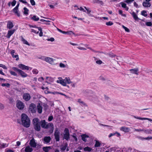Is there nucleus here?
I'll return each mask as SVG.
<instances>
[{
  "mask_svg": "<svg viewBox=\"0 0 152 152\" xmlns=\"http://www.w3.org/2000/svg\"><path fill=\"white\" fill-rule=\"evenodd\" d=\"M21 121L22 125L25 127L28 128L30 125V121L28 116L23 113L21 115Z\"/></svg>",
  "mask_w": 152,
  "mask_h": 152,
  "instance_id": "nucleus-1",
  "label": "nucleus"
},
{
  "mask_svg": "<svg viewBox=\"0 0 152 152\" xmlns=\"http://www.w3.org/2000/svg\"><path fill=\"white\" fill-rule=\"evenodd\" d=\"M58 80L57 81L58 83H59L63 86H65L66 84H69L72 83L69 77H66L64 79H63L61 77L58 78Z\"/></svg>",
  "mask_w": 152,
  "mask_h": 152,
  "instance_id": "nucleus-2",
  "label": "nucleus"
},
{
  "mask_svg": "<svg viewBox=\"0 0 152 152\" xmlns=\"http://www.w3.org/2000/svg\"><path fill=\"white\" fill-rule=\"evenodd\" d=\"M34 128L37 131H39L41 129V127L39 125V120L37 118H35L33 120Z\"/></svg>",
  "mask_w": 152,
  "mask_h": 152,
  "instance_id": "nucleus-3",
  "label": "nucleus"
},
{
  "mask_svg": "<svg viewBox=\"0 0 152 152\" xmlns=\"http://www.w3.org/2000/svg\"><path fill=\"white\" fill-rule=\"evenodd\" d=\"M12 69L14 70L17 71L19 75H20L22 77L24 78L28 76V75L24 72L17 67H13Z\"/></svg>",
  "mask_w": 152,
  "mask_h": 152,
  "instance_id": "nucleus-4",
  "label": "nucleus"
},
{
  "mask_svg": "<svg viewBox=\"0 0 152 152\" xmlns=\"http://www.w3.org/2000/svg\"><path fill=\"white\" fill-rule=\"evenodd\" d=\"M40 124L42 127L44 129H47L49 126L51 127L53 126V124L52 123H49L48 124H47V123L45 121V120L41 121Z\"/></svg>",
  "mask_w": 152,
  "mask_h": 152,
  "instance_id": "nucleus-5",
  "label": "nucleus"
},
{
  "mask_svg": "<svg viewBox=\"0 0 152 152\" xmlns=\"http://www.w3.org/2000/svg\"><path fill=\"white\" fill-rule=\"evenodd\" d=\"M64 132L63 140L65 139L66 140H68L70 138L69 133L68 129L65 128L64 130Z\"/></svg>",
  "mask_w": 152,
  "mask_h": 152,
  "instance_id": "nucleus-6",
  "label": "nucleus"
},
{
  "mask_svg": "<svg viewBox=\"0 0 152 152\" xmlns=\"http://www.w3.org/2000/svg\"><path fill=\"white\" fill-rule=\"evenodd\" d=\"M60 134V132L58 130L57 128H56L55 129V132L54 134V136H55V138L56 140V141H59L60 140V136L59 134Z\"/></svg>",
  "mask_w": 152,
  "mask_h": 152,
  "instance_id": "nucleus-7",
  "label": "nucleus"
},
{
  "mask_svg": "<svg viewBox=\"0 0 152 152\" xmlns=\"http://www.w3.org/2000/svg\"><path fill=\"white\" fill-rule=\"evenodd\" d=\"M36 106L33 103L31 104L29 107V110L32 113H35L36 112Z\"/></svg>",
  "mask_w": 152,
  "mask_h": 152,
  "instance_id": "nucleus-8",
  "label": "nucleus"
},
{
  "mask_svg": "<svg viewBox=\"0 0 152 152\" xmlns=\"http://www.w3.org/2000/svg\"><path fill=\"white\" fill-rule=\"evenodd\" d=\"M16 106L18 109L23 110L24 107V104L21 101L18 100L16 103Z\"/></svg>",
  "mask_w": 152,
  "mask_h": 152,
  "instance_id": "nucleus-9",
  "label": "nucleus"
},
{
  "mask_svg": "<svg viewBox=\"0 0 152 152\" xmlns=\"http://www.w3.org/2000/svg\"><path fill=\"white\" fill-rule=\"evenodd\" d=\"M31 98V96L28 93H24L23 95V99L26 101H29Z\"/></svg>",
  "mask_w": 152,
  "mask_h": 152,
  "instance_id": "nucleus-10",
  "label": "nucleus"
},
{
  "mask_svg": "<svg viewBox=\"0 0 152 152\" xmlns=\"http://www.w3.org/2000/svg\"><path fill=\"white\" fill-rule=\"evenodd\" d=\"M42 140L44 143L48 144L50 142L51 138L50 136H45L44 137Z\"/></svg>",
  "mask_w": 152,
  "mask_h": 152,
  "instance_id": "nucleus-11",
  "label": "nucleus"
},
{
  "mask_svg": "<svg viewBox=\"0 0 152 152\" xmlns=\"http://www.w3.org/2000/svg\"><path fill=\"white\" fill-rule=\"evenodd\" d=\"M18 67L22 70H28L29 69V67L26 66L23 64H20L18 65Z\"/></svg>",
  "mask_w": 152,
  "mask_h": 152,
  "instance_id": "nucleus-12",
  "label": "nucleus"
},
{
  "mask_svg": "<svg viewBox=\"0 0 152 152\" xmlns=\"http://www.w3.org/2000/svg\"><path fill=\"white\" fill-rule=\"evenodd\" d=\"M130 73L132 74L138 75L139 74V69L138 68H135L129 70Z\"/></svg>",
  "mask_w": 152,
  "mask_h": 152,
  "instance_id": "nucleus-13",
  "label": "nucleus"
},
{
  "mask_svg": "<svg viewBox=\"0 0 152 152\" xmlns=\"http://www.w3.org/2000/svg\"><path fill=\"white\" fill-rule=\"evenodd\" d=\"M54 59L49 57H45V61L50 64H53L54 63Z\"/></svg>",
  "mask_w": 152,
  "mask_h": 152,
  "instance_id": "nucleus-14",
  "label": "nucleus"
},
{
  "mask_svg": "<svg viewBox=\"0 0 152 152\" xmlns=\"http://www.w3.org/2000/svg\"><path fill=\"white\" fill-rule=\"evenodd\" d=\"M151 0H145V2H144L142 3V5L143 7H149L151 6V4L149 2Z\"/></svg>",
  "mask_w": 152,
  "mask_h": 152,
  "instance_id": "nucleus-15",
  "label": "nucleus"
},
{
  "mask_svg": "<svg viewBox=\"0 0 152 152\" xmlns=\"http://www.w3.org/2000/svg\"><path fill=\"white\" fill-rule=\"evenodd\" d=\"M15 31V29L8 31L7 34L6 36V37L7 38H10L11 36L13 34Z\"/></svg>",
  "mask_w": 152,
  "mask_h": 152,
  "instance_id": "nucleus-16",
  "label": "nucleus"
},
{
  "mask_svg": "<svg viewBox=\"0 0 152 152\" xmlns=\"http://www.w3.org/2000/svg\"><path fill=\"white\" fill-rule=\"evenodd\" d=\"M29 144L30 146L33 148L36 147L37 146V143L33 138L30 140Z\"/></svg>",
  "mask_w": 152,
  "mask_h": 152,
  "instance_id": "nucleus-17",
  "label": "nucleus"
},
{
  "mask_svg": "<svg viewBox=\"0 0 152 152\" xmlns=\"http://www.w3.org/2000/svg\"><path fill=\"white\" fill-rule=\"evenodd\" d=\"M37 107L38 112L39 114L41 113L42 112V107L40 104H38Z\"/></svg>",
  "mask_w": 152,
  "mask_h": 152,
  "instance_id": "nucleus-18",
  "label": "nucleus"
},
{
  "mask_svg": "<svg viewBox=\"0 0 152 152\" xmlns=\"http://www.w3.org/2000/svg\"><path fill=\"white\" fill-rule=\"evenodd\" d=\"M120 130L125 132H129L130 129L128 127L123 126L121 128Z\"/></svg>",
  "mask_w": 152,
  "mask_h": 152,
  "instance_id": "nucleus-19",
  "label": "nucleus"
},
{
  "mask_svg": "<svg viewBox=\"0 0 152 152\" xmlns=\"http://www.w3.org/2000/svg\"><path fill=\"white\" fill-rule=\"evenodd\" d=\"M7 28L10 29H11L13 27V25L12 23L10 21H8L7 25Z\"/></svg>",
  "mask_w": 152,
  "mask_h": 152,
  "instance_id": "nucleus-20",
  "label": "nucleus"
},
{
  "mask_svg": "<svg viewBox=\"0 0 152 152\" xmlns=\"http://www.w3.org/2000/svg\"><path fill=\"white\" fill-rule=\"evenodd\" d=\"M81 136L82 140L85 142L87 140L86 138L89 137V136L88 135L84 134L81 135Z\"/></svg>",
  "mask_w": 152,
  "mask_h": 152,
  "instance_id": "nucleus-21",
  "label": "nucleus"
},
{
  "mask_svg": "<svg viewBox=\"0 0 152 152\" xmlns=\"http://www.w3.org/2000/svg\"><path fill=\"white\" fill-rule=\"evenodd\" d=\"M51 149V147H44L42 148V149L45 152H48Z\"/></svg>",
  "mask_w": 152,
  "mask_h": 152,
  "instance_id": "nucleus-22",
  "label": "nucleus"
},
{
  "mask_svg": "<svg viewBox=\"0 0 152 152\" xmlns=\"http://www.w3.org/2000/svg\"><path fill=\"white\" fill-rule=\"evenodd\" d=\"M120 4L121 5V6L122 7L125 8V9L126 11H128V10L129 8L126 7V4L125 3L123 2H121Z\"/></svg>",
  "mask_w": 152,
  "mask_h": 152,
  "instance_id": "nucleus-23",
  "label": "nucleus"
},
{
  "mask_svg": "<svg viewBox=\"0 0 152 152\" xmlns=\"http://www.w3.org/2000/svg\"><path fill=\"white\" fill-rule=\"evenodd\" d=\"M33 151V149L30 148L29 146H27L25 149V151L26 152H32Z\"/></svg>",
  "mask_w": 152,
  "mask_h": 152,
  "instance_id": "nucleus-24",
  "label": "nucleus"
},
{
  "mask_svg": "<svg viewBox=\"0 0 152 152\" xmlns=\"http://www.w3.org/2000/svg\"><path fill=\"white\" fill-rule=\"evenodd\" d=\"M132 15L133 17L134 18L135 20H137L138 19H139L138 18L137 15L136 13L134 12H133L132 13Z\"/></svg>",
  "mask_w": 152,
  "mask_h": 152,
  "instance_id": "nucleus-25",
  "label": "nucleus"
},
{
  "mask_svg": "<svg viewBox=\"0 0 152 152\" xmlns=\"http://www.w3.org/2000/svg\"><path fill=\"white\" fill-rule=\"evenodd\" d=\"M92 149L88 146L84 148V150L85 151L90 152L92 150Z\"/></svg>",
  "mask_w": 152,
  "mask_h": 152,
  "instance_id": "nucleus-26",
  "label": "nucleus"
},
{
  "mask_svg": "<svg viewBox=\"0 0 152 152\" xmlns=\"http://www.w3.org/2000/svg\"><path fill=\"white\" fill-rule=\"evenodd\" d=\"M21 40L23 42L24 44H26L28 45L29 46L30 45L28 42L27 41H26L25 39H24L22 37H21Z\"/></svg>",
  "mask_w": 152,
  "mask_h": 152,
  "instance_id": "nucleus-27",
  "label": "nucleus"
},
{
  "mask_svg": "<svg viewBox=\"0 0 152 152\" xmlns=\"http://www.w3.org/2000/svg\"><path fill=\"white\" fill-rule=\"evenodd\" d=\"M31 19L34 21H37L39 20V18L38 17H37L36 15H33L31 18Z\"/></svg>",
  "mask_w": 152,
  "mask_h": 152,
  "instance_id": "nucleus-28",
  "label": "nucleus"
},
{
  "mask_svg": "<svg viewBox=\"0 0 152 152\" xmlns=\"http://www.w3.org/2000/svg\"><path fill=\"white\" fill-rule=\"evenodd\" d=\"M36 29H38V30L39 31H40V33L39 34V35L40 37H42V36L43 33L42 32V28L40 27H37L36 28Z\"/></svg>",
  "mask_w": 152,
  "mask_h": 152,
  "instance_id": "nucleus-29",
  "label": "nucleus"
},
{
  "mask_svg": "<svg viewBox=\"0 0 152 152\" xmlns=\"http://www.w3.org/2000/svg\"><path fill=\"white\" fill-rule=\"evenodd\" d=\"M8 146V144L6 143H3L1 144L0 146V148L1 149L7 147Z\"/></svg>",
  "mask_w": 152,
  "mask_h": 152,
  "instance_id": "nucleus-30",
  "label": "nucleus"
},
{
  "mask_svg": "<svg viewBox=\"0 0 152 152\" xmlns=\"http://www.w3.org/2000/svg\"><path fill=\"white\" fill-rule=\"evenodd\" d=\"M93 2L94 3L100 4L102 5L103 4L102 1L99 0H94Z\"/></svg>",
  "mask_w": 152,
  "mask_h": 152,
  "instance_id": "nucleus-31",
  "label": "nucleus"
},
{
  "mask_svg": "<svg viewBox=\"0 0 152 152\" xmlns=\"http://www.w3.org/2000/svg\"><path fill=\"white\" fill-rule=\"evenodd\" d=\"M23 10H24L23 14L26 15H28V12L29 11L28 10L26 7L23 8Z\"/></svg>",
  "mask_w": 152,
  "mask_h": 152,
  "instance_id": "nucleus-32",
  "label": "nucleus"
},
{
  "mask_svg": "<svg viewBox=\"0 0 152 152\" xmlns=\"http://www.w3.org/2000/svg\"><path fill=\"white\" fill-rule=\"evenodd\" d=\"M100 145L101 143L99 141L97 140H96L94 146L95 147H99L100 146Z\"/></svg>",
  "mask_w": 152,
  "mask_h": 152,
  "instance_id": "nucleus-33",
  "label": "nucleus"
},
{
  "mask_svg": "<svg viewBox=\"0 0 152 152\" xmlns=\"http://www.w3.org/2000/svg\"><path fill=\"white\" fill-rule=\"evenodd\" d=\"M1 86L2 87L6 86L7 88H9L10 85L9 83H2Z\"/></svg>",
  "mask_w": 152,
  "mask_h": 152,
  "instance_id": "nucleus-34",
  "label": "nucleus"
},
{
  "mask_svg": "<svg viewBox=\"0 0 152 152\" xmlns=\"http://www.w3.org/2000/svg\"><path fill=\"white\" fill-rule=\"evenodd\" d=\"M152 130L151 129H146L144 130V132L147 134H151L152 133L151 132L152 131Z\"/></svg>",
  "mask_w": 152,
  "mask_h": 152,
  "instance_id": "nucleus-35",
  "label": "nucleus"
},
{
  "mask_svg": "<svg viewBox=\"0 0 152 152\" xmlns=\"http://www.w3.org/2000/svg\"><path fill=\"white\" fill-rule=\"evenodd\" d=\"M141 14L145 17H146L148 15L146 11L145 10L142 11L141 12Z\"/></svg>",
  "mask_w": 152,
  "mask_h": 152,
  "instance_id": "nucleus-36",
  "label": "nucleus"
},
{
  "mask_svg": "<svg viewBox=\"0 0 152 152\" xmlns=\"http://www.w3.org/2000/svg\"><path fill=\"white\" fill-rule=\"evenodd\" d=\"M107 55H108L110 57L112 58H114L116 57V55L112 53H108L107 54Z\"/></svg>",
  "mask_w": 152,
  "mask_h": 152,
  "instance_id": "nucleus-37",
  "label": "nucleus"
},
{
  "mask_svg": "<svg viewBox=\"0 0 152 152\" xmlns=\"http://www.w3.org/2000/svg\"><path fill=\"white\" fill-rule=\"evenodd\" d=\"M31 32L37 34L39 33V31L37 29V30L36 29H31Z\"/></svg>",
  "mask_w": 152,
  "mask_h": 152,
  "instance_id": "nucleus-38",
  "label": "nucleus"
},
{
  "mask_svg": "<svg viewBox=\"0 0 152 152\" xmlns=\"http://www.w3.org/2000/svg\"><path fill=\"white\" fill-rule=\"evenodd\" d=\"M12 56L13 58H16V60L18 61L19 60L18 55L12 54Z\"/></svg>",
  "mask_w": 152,
  "mask_h": 152,
  "instance_id": "nucleus-39",
  "label": "nucleus"
},
{
  "mask_svg": "<svg viewBox=\"0 0 152 152\" xmlns=\"http://www.w3.org/2000/svg\"><path fill=\"white\" fill-rule=\"evenodd\" d=\"M122 27L123 28H124L125 29V31H126V32H129L130 30H129V28H127L124 25H122Z\"/></svg>",
  "mask_w": 152,
  "mask_h": 152,
  "instance_id": "nucleus-40",
  "label": "nucleus"
},
{
  "mask_svg": "<svg viewBox=\"0 0 152 152\" xmlns=\"http://www.w3.org/2000/svg\"><path fill=\"white\" fill-rule=\"evenodd\" d=\"M32 72L34 74H37L38 73V70L37 69H34L32 70Z\"/></svg>",
  "mask_w": 152,
  "mask_h": 152,
  "instance_id": "nucleus-41",
  "label": "nucleus"
},
{
  "mask_svg": "<svg viewBox=\"0 0 152 152\" xmlns=\"http://www.w3.org/2000/svg\"><path fill=\"white\" fill-rule=\"evenodd\" d=\"M10 72L11 74L12 75H13L14 76H17V74L15 72L12 71H10Z\"/></svg>",
  "mask_w": 152,
  "mask_h": 152,
  "instance_id": "nucleus-42",
  "label": "nucleus"
},
{
  "mask_svg": "<svg viewBox=\"0 0 152 152\" xmlns=\"http://www.w3.org/2000/svg\"><path fill=\"white\" fill-rule=\"evenodd\" d=\"M66 34L69 35H71L72 34L75 35V33L72 31H67Z\"/></svg>",
  "mask_w": 152,
  "mask_h": 152,
  "instance_id": "nucleus-43",
  "label": "nucleus"
},
{
  "mask_svg": "<svg viewBox=\"0 0 152 152\" xmlns=\"http://www.w3.org/2000/svg\"><path fill=\"white\" fill-rule=\"evenodd\" d=\"M134 0H126L125 2L128 4H130L134 1Z\"/></svg>",
  "mask_w": 152,
  "mask_h": 152,
  "instance_id": "nucleus-44",
  "label": "nucleus"
},
{
  "mask_svg": "<svg viewBox=\"0 0 152 152\" xmlns=\"http://www.w3.org/2000/svg\"><path fill=\"white\" fill-rule=\"evenodd\" d=\"M59 66L61 68H65L66 67V65L64 64L61 63L59 64Z\"/></svg>",
  "mask_w": 152,
  "mask_h": 152,
  "instance_id": "nucleus-45",
  "label": "nucleus"
},
{
  "mask_svg": "<svg viewBox=\"0 0 152 152\" xmlns=\"http://www.w3.org/2000/svg\"><path fill=\"white\" fill-rule=\"evenodd\" d=\"M0 67H1L4 69H7V66L5 65L2 64H0Z\"/></svg>",
  "mask_w": 152,
  "mask_h": 152,
  "instance_id": "nucleus-46",
  "label": "nucleus"
},
{
  "mask_svg": "<svg viewBox=\"0 0 152 152\" xmlns=\"http://www.w3.org/2000/svg\"><path fill=\"white\" fill-rule=\"evenodd\" d=\"M121 57H117L116 56L115 58H114V60L116 61H120V59H121Z\"/></svg>",
  "mask_w": 152,
  "mask_h": 152,
  "instance_id": "nucleus-47",
  "label": "nucleus"
},
{
  "mask_svg": "<svg viewBox=\"0 0 152 152\" xmlns=\"http://www.w3.org/2000/svg\"><path fill=\"white\" fill-rule=\"evenodd\" d=\"M66 145L62 146L61 147V149L62 151H65L66 148Z\"/></svg>",
  "mask_w": 152,
  "mask_h": 152,
  "instance_id": "nucleus-48",
  "label": "nucleus"
},
{
  "mask_svg": "<svg viewBox=\"0 0 152 152\" xmlns=\"http://www.w3.org/2000/svg\"><path fill=\"white\" fill-rule=\"evenodd\" d=\"M19 1L22 2L23 4H26L28 5H29V4L28 3H27V1L26 0L23 1V0H19Z\"/></svg>",
  "mask_w": 152,
  "mask_h": 152,
  "instance_id": "nucleus-49",
  "label": "nucleus"
},
{
  "mask_svg": "<svg viewBox=\"0 0 152 152\" xmlns=\"http://www.w3.org/2000/svg\"><path fill=\"white\" fill-rule=\"evenodd\" d=\"M106 24L107 26H111L113 24V23L112 22L110 21L107 22Z\"/></svg>",
  "mask_w": 152,
  "mask_h": 152,
  "instance_id": "nucleus-50",
  "label": "nucleus"
},
{
  "mask_svg": "<svg viewBox=\"0 0 152 152\" xmlns=\"http://www.w3.org/2000/svg\"><path fill=\"white\" fill-rule=\"evenodd\" d=\"M152 23L151 22H147L146 23V25L148 26H152Z\"/></svg>",
  "mask_w": 152,
  "mask_h": 152,
  "instance_id": "nucleus-51",
  "label": "nucleus"
},
{
  "mask_svg": "<svg viewBox=\"0 0 152 152\" xmlns=\"http://www.w3.org/2000/svg\"><path fill=\"white\" fill-rule=\"evenodd\" d=\"M31 4L32 6H34L35 5V2L34 0H31L30 1Z\"/></svg>",
  "mask_w": 152,
  "mask_h": 152,
  "instance_id": "nucleus-52",
  "label": "nucleus"
},
{
  "mask_svg": "<svg viewBox=\"0 0 152 152\" xmlns=\"http://www.w3.org/2000/svg\"><path fill=\"white\" fill-rule=\"evenodd\" d=\"M96 62L97 64H101L102 63V61L101 60L96 61Z\"/></svg>",
  "mask_w": 152,
  "mask_h": 152,
  "instance_id": "nucleus-53",
  "label": "nucleus"
},
{
  "mask_svg": "<svg viewBox=\"0 0 152 152\" xmlns=\"http://www.w3.org/2000/svg\"><path fill=\"white\" fill-rule=\"evenodd\" d=\"M4 108V105L1 103H0V109L1 110L3 109Z\"/></svg>",
  "mask_w": 152,
  "mask_h": 152,
  "instance_id": "nucleus-54",
  "label": "nucleus"
},
{
  "mask_svg": "<svg viewBox=\"0 0 152 152\" xmlns=\"http://www.w3.org/2000/svg\"><path fill=\"white\" fill-rule=\"evenodd\" d=\"M43 106L44 107V108L45 110L47 109L48 107V105L46 104H45V103L43 105Z\"/></svg>",
  "mask_w": 152,
  "mask_h": 152,
  "instance_id": "nucleus-55",
  "label": "nucleus"
},
{
  "mask_svg": "<svg viewBox=\"0 0 152 152\" xmlns=\"http://www.w3.org/2000/svg\"><path fill=\"white\" fill-rule=\"evenodd\" d=\"M134 117L136 119H138L140 120H144V118H140L139 117H137L135 116H134Z\"/></svg>",
  "mask_w": 152,
  "mask_h": 152,
  "instance_id": "nucleus-56",
  "label": "nucleus"
},
{
  "mask_svg": "<svg viewBox=\"0 0 152 152\" xmlns=\"http://www.w3.org/2000/svg\"><path fill=\"white\" fill-rule=\"evenodd\" d=\"M77 9L78 10H81V11H83V12H86V11L84 10V9L82 7H80V8H77Z\"/></svg>",
  "mask_w": 152,
  "mask_h": 152,
  "instance_id": "nucleus-57",
  "label": "nucleus"
},
{
  "mask_svg": "<svg viewBox=\"0 0 152 152\" xmlns=\"http://www.w3.org/2000/svg\"><path fill=\"white\" fill-rule=\"evenodd\" d=\"M16 3V1L14 0L11 3L12 5V6H14L15 5Z\"/></svg>",
  "mask_w": 152,
  "mask_h": 152,
  "instance_id": "nucleus-58",
  "label": "nucleus"
},
{
  "mask_svg": "<svg viewBox=\"0 0 152 152\" xmlns=\"http://www.w3.org/2000/svg\"><path fill=\"white\" fill-rule=\"evenodd\" d=\"M53 118V117L52 116H50L48 118V120L49 121H51Z\"/></svg>",
  "mask_w": 152,
  "mask_h": 152,
  "instance_id": "nucleus-59",
  "label": "nucleus"
},
{
  "mask_svg": "<svg viewBox=\"0 0 152 152\" xmlns=\"http://www.w3.org/2000/svg\"><path fill=\"white\" fill-rule=\"evenodd\" d=\"M48 41H50L51 42H53L54 41V39L53 38L51 37L50 39H47Z\"/></svg>",
  "mask_w": 152,
  "mask_h": 152,
  "instance_id": "nucleus-60",
  "label": "nucleus"
},
{
  "mask_svg": "<svg viewBox=\"0 0 152 152\" xmlns=\"http://www.w3.org/2000/svg\"><path fill=\"white\" fill-rule=\"evenodd\" d=\"M134 131L140 132L141 131H144L143 129H136L134 128Z\"/></svg>",
  "mask_w": 152,
  "mask_h": 152,
  "instance_id": "nucleus-61",
  "label": "nucleus"
},
{
  "mask_svg": "<svg viewBox=\"0 0 152 152\" xmlns=\"http://www.w3.org/2000/svg\"><path fill=\"white\" fill-rule=\"evenodd\" d=\"M143 139L144 140H149L151 139H152V137H147L143 138Z\"/></svg>",
  "mask_w": 152,
  "mask_h": 152,
  "instance_id": "nucleus-62",
  "label": "nucleus"
},
{
  "mask_svg": "<svg viewBox=\"0 0 152 152\" xmlns=\"http://www.w3.org/2000/svg\"><path fill=\"white\" fill-rule=\"evenodd\" d=\"M78 102L80 104H83V105L85 104L84 102L83 101H82L80 99H78Z\"/></svg>",
  "mask_w": 152,
  "mask_h": 152,
  "instance_id": "nucleus-63",
  "label": "nucleus"
},
{
  "mask_svg": "<svg viewBox=\"0 0 152 152\" xmlns=\"http://www.w3.org/2000/svg\"><path fill=\"white\" fill-rule=\"evenodd\" d=\"M14 12L15 13V14L17 15L18 17L20 16V13L18 12V11L17 12L15 11V12Z\"/></svg>",
  "mask_w": 152,
  "mask_h": 152,
  "instance_id": "nucleus-64",
  "label": "nucleus"
}]
</instances>
